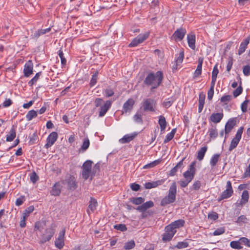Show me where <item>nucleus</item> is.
I'll list each match as a JSON object with an SVG mask.
<instances>
[{
  "instance_id": "79ce46f5",
  "label": "nucleus",
  "mask_w": 250,
  "mask_h": 250,
  "mask_svg": "<svg viewBox=\"0 0 250 250\" xmlns=\"http://www.w3.org/2000/svg\"><path fill=\"white\" fill-rule=\"evenodd\" d=\"M135 246V242L133 240H131L125 243L124 248L126 250H129L133 249Z\"/></svg>"
},
{
  "instance_id": "f03ea898",
  "label": "nucleus",
  "mask_w": 250,
  "mask_h": 250,
  "mask_svg": "<svg viewBox=\"0 0 250 250\" xmlns=\"http://www.w3.org/2000/svg\"><path fill=\"white\" fill-rule=\"evenodd\" d=\"M176 193L177 186L176 183L174 182L169 188L168 195L161 200V206L164 207L174 203L176 200Z\"/></svg>"
},
{
  "instance_id": "a878e982",
  "label": "nucleus",
  "mask_w": 250,
  "mask_h": 250,
  "mask_svg": "<svg viewBox=\"0 0 250 250\" xmlns=\"http://www.w3.org/2000/svg\"><path fill=\"white\" fill-rule=\"evenodd\" d=\"M207 149H208L207 146H205L204 147H202L198 151L197 158L199 161H201L204 159V156L206 154V152L207 151Z\"/></svg>"
},
{
  "instance_id": "bf43d9fd",
  "label": "nucleus",
  "mask_w": 250,
  "mask_h": 250,
  "mask_svg": "<svg viewBox=\"0 0 250 250\" xmlns=\"http://www.w3.org/2000/svg\"><path fill=\"white\" fill-rule=\"evenodd\" d=\"M243 72L244 74L248 76L250 75V65H245L243 67Z\"/></svg>"
},
{
  "instance_id": "f704fd0d",
  "label": "nucleus",
  "mask_w": 250,
  "mask_h": 250,
  "mask_svg": "<svg viewBox=\"0 0 250 250\" xmlns=\"http://www.w3.org/2000/svg\"><path fill=\"white\" fill-rule=\"evenodd\" d=\"M37 116V112L34 110H31L28 112L26 115V118L28 121H30Z\"/></svg>"
},
{
  "instance_id": "338daca9",
  "label": "nucleus",
  "mask_w": 250,
  "mask_h": 250,
  "mask_svg": "<svg viewBox=\"0 0 250 250\" xmlns=\"http://www.w3.org/2000/svg\"><path fill=\"white\" fill-rule=\"evenodd\" d=\"M205 99V95L203 93H200L199 96V104H204Z\"/></svg>"
},
{
  "instance_id": "58836bf2",
  "label": "nucleus",
  "mask_w": 250,
  "mask_h": 250,
  "mask_svg": "<svg viewBox=\"0 0 250 250\" xmlns=\"http://www.w3.org/2000/svg\"><path fill=\"white\" fill-rule=\"evenodd\" d=\"M209 135L211 138L215 139L218 135V132L215 127H212L209 129Z\"/></svg>"
},
{
  "instance_id": "de8ad7c7",
  "label": "nucleus",
  "mask_w": 250,
  "mask_h": 250,
  "mask_svg": "<svg viewBox=\"0 0 250 250\" xmlns=\"http://www.w3.org/2000/svg\"><path fill=\"white\" fill-rule=\"evenodd\" d=\"M165 230L170 233H172L173 235H174L176 232V229L171 225V224L166 227Z\"/></svg>"
},
{
  "instance_id": "c03bdc74",
  "label": "nucleus",
  "mask_w": 250,
  "mask_h": 250,
  "mask_svg": "<svg viewBox=\"0 0 250 250\" xmlns=\"http://www.w3.org/2000/svg\"><path fill=\"white\" fill-rule=\"evenodd\" d=\"M89 140L88 139H84L81 146V149L83 152L85 151L89 146Z\"/></svg>"
},
{
  "instance_id": "ea45409f",
  "label": "nucleus",
  "mask_w": 250,
  "mask_h": 250,
  "mask_svg": "<svg viewBox=\"0 0 250 250\" xmlns=\"http://www.w3.org/2000/svg\"><path fill=\"white\" fill-rule=\"evenodd\" d=\"M41 72L37 73L36 75L28 82L30 86H32L33 84L36 83L41 75Z\"/></svg>"
},
{
  "instance_id": "c9c22d12",
  "label": "nucleus",
  "mask_w": 250,
  "mask_h": 250,
  "mask_svg": "<svg viewBox=\"0 0 250 250\" xmlns=\"http://www.w3.org/2000/svg\"><path fill=\"white\" fill-rule=\"evenodd\" d=\"M133 119L137 123L142 124L143 123L142 114L140 111H138L134 115Z\"/></svg>"
},
{
  "instance_id": "4be33fe9",
  "label": "nucleus",
  "mask_w": 250,
  "mask_h": 250,
  "mask_svg": "<svg viewBox=\"0 0 250 250\" xmlns=\"http://www.w3.org/2000/svg\"><path fill=\"white\" fill-rule=\"evenodd\" d=\"M250 40V37H248L245 39L243 42H241L238 52V54L239 55H241L245 52L248 44L249 43Z\"/></svg>"
},
{
  "instance_id": "37998d69",
  "label": "nucleus",
  "mask_w": 250,
  "mask_h": 250,
  "mask_svg": "<svg viewBox=\"0 0 250 250\" xmlns=\"http://www.w3.org/2000/svg\"><path fill=\"white\" fill-rule=\"evenodd\" d=\"M160 163V160H155L149 164L145 165L143 167V168L147 169V168L153 167H155L156 166L158 165Z\"/></svg>"
},
{
  "instance_id": "864d4df0",
  "label": "nucleus",
  "mask_w": 250,
  "mask_h": 250,
  "mask_svg": "<svg viewBox=\"0 0 250 250\" xmlns=\"http://www.w3.org/2000/svg\"><path fill=\"white\" fill-rule=\"evenodd\" d=\"M225 232V228L221 227L216 229L213 233V235H219L223 234Z\"/></svg>"
},
{
  "instance_id": "9d476101",
  "label": "nucleus",
  "mask_w": 250,
  "mask_h": 250,
  "mask_svg": "<svg viewBox=\"0 0 250 250\" xmlns=\"http://www.w3.org/2000/svg\"><path fill=\"white\" fill-rule=\"evenodd\" d=\"M65 232V229L63 228L59 234L57 239L55 241V246L59 249H61L64 245V238Z\"/></svg>"
},
{
  "instance_id": "e433bc0d",
  "label": "nucleus",
  "mask_w": 250,
  "mask_h": 250,
  "mask_svg": "<svg viewBox=\"0 0 250 250\" xmlns=\"http://www.w3.org/2000/svg\"><path fill=\"white\" fill-rule=\"evenodd\" d=\"M230 246L234 249L240 250L243 247L241 245L240 240L238 241H233L230 243Z\"/></svg>"
},
{
  "instance_id": "6e6552de",
  "label": "nucleus",
  "mask_w": 250,
  "mask_h": 250,
  "mask_svg": "<svg viewBox=\"0 0 250 250\" xmlns=\"http://www.w3.org/2000/svg\"><path fill=\"white\" fill-rule=\"evenodd\" d=\"M226 188V190L222 193L220 199H218L219 201L227 199L232 195L233 191L231 186V183L230 181H228L227 182Z\"/></svg>"
},
{
  "instance_id": "f257e3e1",
  "label": "nucleus",
  "mask_w": 250,
  "mask_h": 250,
  "mask_svg": "<svg viewBox=\"0 0 250 250\" xmlns=\"http://www.w3.org/2000/svg\"><path fill=\"white\" fill-rule=\"evenodd\" d=\"M163 79V73L161 71L156 73H150L146 78L144 83L148 86H151V89L157 88L162 83Z\"/></svg>"
},
{
  "instance_id": "423d86ee",
  "label": "nucleus",
  "mask_w": 250,
  "mask_h": 250,
  "mask_svg": "<svg viewBox=\"0 0 250 250\" xmlns=\"http://www.w3.org/2000/svg\"><path fill=\"white\" fill-rule=\"evenodd\" d=\"M54 233V227L53 225H51L48 228L46 229L44 233L42 235L41 243L43 244L49 241Z\"/></svg>"
},
{
  "instance_id": "3c124183",
  "label": "nucleus",
  "mask_w": 250,
  "mask_h": 250,
  "mask_svg": "<svg viewBox=\"0 0 250 250\" xmlns=\"http://www.w3.org/2000/svg\"><path fill=\"white\" fill-rule=\"evenodd\" d=\"M188 246V243L186 242H179L175 247L177 248L178 249H181L187 248Z\"/></svg>"
},
{
  "instance_id": "1a4fd4ad",
  "label": "nucleus",
  "mask_w": 250,
  "mask_h": 250,
  "mask_svg": "<svg viewBox=\"0 0 250 250\" xmlns=\"http://www.w3.org/2000/svg\"><path fill=\"white\" fill-rule=\"evenodd\" d=\"M149 34L146 33L145 34H141L134 38L130 43L129 44V47H134L137 46L139 44L143 42L148 37Z\"/></svg>"
},
{
  "instance_id": "0eeeda50",
  "label": "nucleus",
  "mask_w": 250,
  "mask_h": 250,
  "mask_svg": "<svg viewBox=\"0 0 250 250\" xmlns=\"http://www.w3.org/2000/svg\"><path fill=\"white\" fill-rule=\"evenodd\" d=\"M243 127H241L237 131L235 137L232 140L229 147V150L231 151L238 145L242 137Z\"/></svg>"
},
{
  "instance_id": "49530a36",
  "label": "nucleus",
  "mask_w": 250,
  "mask_h": 250,
  "mask_svg": "<svg viewBox=\"0 0 250 250\" xmlns=\"http://www.w3.org/2000/svg\"><path fill=\"white\" fill-rule=\"evenodd\" d=\"M173 236L172 233H170L166 231L165 233L163 235L162 239L165 242L169 241L172 238Z\"/></svg>"
},
{
  "instance_id": "4d7b16f0",
  "label": "nucleus",
  "mask_w": 250,
  "mask_h": 250,
  "mask_svg": "<svg viewBox=\"0 0 250 250\" xmlns=\"http://www.w3.org/2000/svg\"><path fill=\"white\" fill-rule=\"evenodd\" d=\"M39 179V176L35 172H33L30 175V180L33 183H35Z\"/></svg>"
},
{
  "instance_id": "e2e57ef3",
  "label": "nucleus",
  "mask_w": 250,
  "mask_h": 250,
  "mask_svg": "<svg viewBox=\"0 0 250 250\" xmlns=\"http://www.w3.org/2000/svg\"><path fill=\"white\" fill-rule=\"evenodd\" d=\"M97 73H96L95 74L93 75L90 83V84L91 85V86H93L97 83Z\"/></svg>"
},
{
  "instance_id": "7ed1b4c3",
  "label": "nucleus",
  "mask_w": 250,
  "mask_h": 250,
  "mask_svg": "<svg viewBox=\"0 0 250 250\" xmlns=\"http://www.w3.org/2000/svg\"><path fill=\"white\" fill-rule=\"evenodd\" d=\"M140 109L144 112H154L155 111L156 102L151 98L144 99Z\"/></svg>"
},
{
  "instance_id": "cd10ccee",
  "label": "nucleus",
  "mask_w": 250,
  "mask_h": 250,
  "mask_svg": "<svg viewBox=\"0 0 250 250\" xmlns=\"http://www.w3.org/2000/svg\"><path fill=\"white\" fill-rule=\"evenodd\" d=\"M220 157V154H215L213 155L210 160L209 164L212 167H215L218 163L219 158Z\"/></svg>"
},
{
  "instance_id": "9b49d317",
  "label": "nucleus",
  "mask_w": 250,
  "mask_h": 250,
  "mask_svg": "<svg viewBox=\"0 0 250 250\" xmlns=\"http://www.w3.org/2000/svg\"><path fill=\"white\" fill-rule=\"evenodd\" d=\"M186 34V29L183 28H179L174 32L171 37V39L175 41H181L184 38Z\"/></svg>"
},
{
  "instance_id": "2f4dec72",
  "label": "nucleus",
  "mask_w": 250,
  "mask_h": 250,
  "mask_svg": "<svg viewBox=\"0 0 250 250\" xmlns=\"http://www.w3.org/2000/svg\"><path fill=\"white\" fill-rule=\"evenodd\" d=\"M159 124L160 126L162 131L165 130L166 127V121L165 118L163 116H160L159 118Z\"/></svg>"
},
{
  "instance_id": "412c9836",
  "label": "nucleus",
  "mask_w": 250,
  "mask_h": 250,
  "mask_svg": "<svg viewBox=\"0 0 250 250\" xmlns=\"http://www.w3.org/2000/svg\"><path fill=\"white\" fill-rule=\"evenodd\" d=\"M97 205L98 203L96 200L93 198H91L89 201L88 208L87 210V213L89 214L91 212H93L96 209Z\"/></svg>"
},
{
  "instance_id": "72a5a7b5",
  "label": "nucleus",
  "mask_w": 250,
  "mask_h": 250,
  "mask_svg": "<svg viewBox=\"0 0 250 250\" xmlns=\"http://www.w3.org/2000/svg\"><path fill=\"white\" fill-rule=\"evenodd\" d=\"M185 224L184 220L182 219L175 221L171 223V225L175 229L180 228L184 226Z\"/></svg>"
},
{
  "instance_id": "aec40b11",
  "label": "nucleus",
  "mask_w": 250,
  "mask_h": 250,
  "mask_svg": "<svg viewBox=\"0 0 250 250\" xmlns=\"http://www.w3.org/2000/svg\"><path fill=\"white\" fill-rule=\"evenodd\" d=\"M67 188L71 190H74L76 188L77 186L75 178L73 176H69L66 180Z\"/></svg>"
},
{
  "instance_id": "6e6d98bb",
  "label": "nucleus",
  "mask_w": 250,
  "mask_h": 250,
  "mask_svg": "<svg viewBox=\"0 0 250 250\" xmlns=\"http://www.w3.org/2000/svg\"><path fill=\"white\" fill-rule=\"evenodd\" d=\"M243 91V89L241 86H239L233 91V96L234 97H237L240 95Z\"/></svg>"
},
{
  "instance_id": "c756f323",
  "label": "nucleus",
  "mask_w": 250,
  "mask_h": 250,
  "mask_svg": "<svg viewBox=\"0 0 250 250\" xmlns=\"http://www.w3.org/2000/svg\"><path fill=\"white\" fill-rule=\"evenodd\" d=\"M130 201L134 205H140L145 201V198L139 197H132L129 199Z\"/></svg>"
},
{
  "instance_id": "473e14b6",
  "label": "nucleus",
  "mask_w": 250,
  "mask_h": 250,
  "mask_svg": "<svg viewBox=\"0 0 250 250\" xmlns=\"http://www.w3.org/2000/svg\"><path fill=\"white\" fill-rule=\"evenodd\" d=\"M176 128L172 129L171 131L167 135L166 137L164 140V143H167L169 141H170L171 140H172L173 139V138L174 137V136L176 132Z\"/></svg>"
},
{
  "instance_id": "f3484780",
  "label": "nucleus",
  "mask_w": 250,
  "mask_h": 250,
  "mask_svg": "<svg viewBox=\"0 0 250 250\" xmlns=\"http://www.w3.org/2000/svg\"><path fill=\"white\" fill-rule=\"evenodd\" d=\"M111 104V102L108 100L106 101L103 105L101 106L99 113V116L100 117L104 116L106 114L108 110L110 108Z\"/></svg>"
},
{
  "instance_id": "bb28decb",
  "label": "nucleus",
  "mask_w": 250,
  "mask_h": 250,
  "mask_svg": "<svg viewBox=\"0 0 250 250\" xmlns=\"http://www.w3.org/2000/svg\"><path fill=\"white\" fill-rule=\"evenodd\" d=\"M183 160L182 159L171 170L169 171V176H173L175 175L178 170V169L182 167L183 164Z\"/></svg>"
},
{
  "instance_id": "7c9ffc66",
  "label": "nucleus",
  "mask_w": 250,
  "mask_h": 250,
  "mask_svg": "<svg viewBox=\"0 0 250 250\" xmlns=\"http://www.w3.org/2000/svg\"><path fill=\"white\" fill-rule=\"evenodd\" d=\"M61 193L60 185L59 183H56L53 187L51 191V194L53 195H59Z\"/></svg>"
},
{
  "instance_id": "a211bd4d",
  "label": "nucleus",
  "mask_w": 250,
  "mask_h": 250,
  "mask_svg": "<svg viewBox=\"0 0 250 250\" xmlns=\"http://www.w3.org/2000/svg\"><path fill=\"white\" fill-rule=\"evenodd\" d=\"M223 116L224 114L222 112L212 113L209 118V121L215 124L219 123Z\"/></svg>"
},
{
  "instance_id": "052dcab7",
  "label": "nucleus",
  "mask_w": 250,
  "mask_h": 250,
  "mask_svg": "<svg viewBox=\"0 0 250 250\" xmlns=\"http://www.w3.org/2000/svg\"><path fill=\"white\" fill-rule=\"evenodd\" d=\"M201 185L200 181L197 180L193 183L192 188L195 190H199L201 187Z\"/></svg>"
},
{
  "instance_id": "4468645a",
  "label": "nucleus",
  "mask_w": 250,
  "mask_h": 250,
  "mask_svg": "<svg viewBox=\"0 0 250 250\" xmlns=\"http://www.w3.org/2000/svg\"><path fill=\"white\" fill-rule=\"evenodd\" d=\"M33 64L31 61H28L26 62L23 69L24 75L26 77H28L33 73Z\"/></svg>"
},
{
  "instance_id": "6ab92c4d",
  "label": "nucleus",
  "mask_w": 250,
  "mask_h": 250,
  "mask_svg": "<svg viewBox=\"0 0 250 250\" xmlns=\"http://www.w3.org/2000/svg\"><path fill=\"white\" fill-rule=\"evenodd\" d=\"M165 182V180L162 179L152 182H147L145 184V188L146 189H150L157 187L159 185H162Z\"/></svg>"
},
{
  "instance_id": "09e8293b",
  "label": "nucleus",
  "mask_w": 250,
  "mask_h": 250,
  "mask_svg": "<svg viewBox=\"0 0 250 250\" xmlns=\"http://www.w3.org/2000/svg\"><path fill=\"white\" fill-rule=\"evenodd\" d=\"M113 90L109 87L106 88L104 92V94L106 97H109L114 95Z\"/></svg>"
},
{
  "instance_id": "b1692460",
  "label": "nucleus",
  "mask_w": 250,
  "mask_h": 250,
  "mask_svg": "<svg viewBox=\"0 0 250 250\" xmlns=\"http://www.w3.org/2000/svg\"><path fill=\"white\" fill-rule=\"evenodd\" d=\"M136 135L137 134L135 133L125 135L122 139L119 140V142L121 144L129 143L132 140Z\"/></svg>"
},
{
  "instance_id": "393cba45",
  "label": "nucleus",
  "mask_w": 250,
  "mask_h": 250,
  "mask_svg": "<svg viewBox=\"0 0 250 250\" xmlns=\"http://www.w3.org/2000/svg\"><path fill=\"white\" fill-rule=\"evenodd\" d=\"M235 121L233 120H229L226 123L225 128V132L227 135L229 134L235 125Z\"/></svg>"
},
{
  "instance_id": "a18cd8bd",
  "label": "nucleus",
  "mask_w": 250,
  "mask_h": 250,
  "mask_svg": "<svg viewBox=\"0 0 250 250\" xmlns=\"http://www.w3.org/2000/svg\"><path fill=\"white\" fill-rule=\"evenodd\" d=\"M184 57V52L183 50H182L180 51V52L179 54V56L176 58V59L175 61V62L176 63V64H181L183 62Z\"/></svg>"
},
{
  "instance_id": "39448f33",
  "label": "nucleus",
  "mask_w": 250,
  "mask_h": 250,
  "mask_svg": "<svg viewBox=\"0 0 250 250\" xmlns=\"http://www.w3.org/2000/svg\"><path fill=\"white\" fill-rule=\"evenodd\" d=\"M195 172V162H193L190 165L188 169L183 174V176L185 179L190 182L194 178Z\"/></svg>"
},
{
  "instance_id": "4c0bfd02",
  "label": "nucleus",
  "mask_w": 250,
  "mask_h": 250,
  "mask_svg": "<svg viewBox=\"0 0 250 250\" xmlns=\"http://www.w3.org/2000/svg\"><path fill=\"white\" fill-rule=\"evenodd\" d=\"M34 209V207L33 206H30L27 208L22 214V216L24 218H27L30 214L32 213Z\"/></svg>"
},
{
  "instance_id": "20e7f679",
  "label": "nucleus",
  "mask_w": 250,
  "mask_h": 250,
  "mask_svg": "<svg viewBox=\"0 0 250 250\" xmlns=\"http://www.w3.org/2000/svg\"><path fill=\"white\" fill-rule=\"evenodd\" d=\"M93 162L90 160H87L83 165L82 175L84 180H87L90 176H92L93 172L91 170Z\"/></svg>"
},
{
  "instance_id": "13d9d810",
  "label": "nucleus",
  "mask_w": 250,
  "mask_h": 250,
  "mask_svg": "<svg viewBox=\"0 0 250 250\" xmlns=\"http://www.w3.org/2000/svg\"><path fill=\"white\" fill-rule=\"evenodd\" d=\"M249 102V100H245L241 104V110L243 112H246L247 111L248 104Z\"/></svg>"
},
{
  "instance_id": "f8f14e48",
  "label": "nucleus",
  "mask_w": 250,
  "mask_h": 250,
  "mask_svg": "<svg viewBox=\"0 0 250 250\" xmlns=\"http://www.w3.org/2000/svg\"><path fill=\"white\" fill-rule=\"evenodd\" d=\"M135 104V101L129 98L124 104L123 106V113L130 112Z\"/></svg>"
},
{
  "instance_id": "603ef678",
  "label": "nucleus",
  "mask_w": 250,
  "mask_h": 250,
  "mask_svg": "<svg viewBox=\"0 0 250 250\" xmlns=\"http://www.w3.org/2000/svg\"><path fill=\"white\" fill-rule=\"evenodd\" d=\"M231 98V97L230 95H225L221 97L220 101L225 104H227L230 101Z\"/></svg>"
},
{
  "instance_id": "ddd939ff",
  "label": "nucleus",
  "mask_w": 250,
  "mask_h": 250,
  "mask_svg": "<svg viewBox=\"0 0 250 250\" xmlns=\"http://www.w3.org/2000/svg\"><path fill=\"white\" fill-rule=\"evenodd\" d=\"M58 138V134L56 132H51L47 138L45 147L47 148L51 146Z\"/></svg>"
},
{
  "instance_id": "0e129e2a",
  "label": "nucleus",
  "mask_w": 250,
  "mask_h": 250,
  "mask_svg": "<svg viewBox=\"0 0 250 250\" xmlns=\"http://www.w3.org/2000/svg\"><path fill=\"white\" fill-rule=\"evenodd\" d=\"M13 102L10 99H7L5 100V101L2 103V106L3 107H7L10 106L12 104Z\"/></svg>"
},
{
  "instance_id": "a19ab883",
  "label": "nucleus",
  "mask_w": 250,
  "mask_h": 250,
  "mask_svg": "<svg viewBox=\"0 0 250 250\" xmlns=\"http://www.w3.org/2000/svg\"><path fill=\"white\" fill-rule=\"evenodd\" d=\"M51 30L50 28H48L43 29L39 30L37 32H36L34 34V36L36 38H38L41 35H43L48 32H49Z\"/></svg>"
},
{
  "instance_id": "69168bd1",
  "label": "nucleus",
  "mask_w": 250,
  "mask_h": 250,
  "mask_svg": "<svg viewBox=\"0 0 250 250\" xmlns=\"http://www.w3.org/2000/svg\"><path fill=\"white\" fill-rule=\"evenodd\" d=\"M130 188L133 191H138L140 188V186L136 183H133L130 185Z\"/></svg>"
},
{
  "instance_id": "774afa93",
  "label": "nucleus",
  "mask_w": 250,
  "mask_h": 250,
  "mask_svg": "<svg viewBox=\"0 0 250 250\" xmlns=\"http://www.w3.org/2000/svg\"><path fill=\"white\" fill-rule=\"evenodd\" d=\"M202 72V66L197 65V68L194 72V77H196L201 75Z\"/></svg>"
},
{
  "instance_id": "5701e85b",
  "label": "nucleus",
  "mask_w": 250,
  "mask_h": 250,
  "mask_svg": "<svg viewBox=\"0 0 250 250\" xmlns=\"http://www.w3.org/2000/svg\"><path fill=\"white\" fill-rule=\"evenodd\" d=\"M187 40L188 46L192 49L195 48V36L193 34H190L187 36Z\"/></svg>"
},
{
  "instance_id": "dca6fc26",
  "label": "nucleus",
  "mask_w": 250,
  "mask_h": 250,
  "mask_svg": "<svg viewBox=\"0 0 250 250\" xmlns=\"http://www.w3.org/2000/svg\"><path fill=\"white\" fill-rule=\"evenodd\" d=\"M154 205L153 201H149L137 207L136 209L140 212H144L146 211L149 208L153 207Z\"/></svg>"
},
{
  "instance_id": "680f3d73",
  "label": "nucleus",
  "mask_w": 250,
  "mask_h": 250,
  "mask_svg": "<svg viewBox=\"0 0 250 250\" xmlns=\"http://www.w3.org/2000/svg\"><path fill=\"white\" fill-rule=\"evenodd\" d=\"M208 218L212 220H215L218 218V214L215 212L209 213L208 214Z\"/></svg>"
},
{
  "instance_id": "c85d7f7f",
  "label": "nucleus",
  "mask_w": 250,
  "mask_h": 250,
  "mask_svg": "<svg viewBox=\"0 0 250 250\" xmlns=\"http://www.w3.org/2000/svg\"><path fill=\"white\" fill-rule=\"evenodd\" d=\"M16 135L15 128L14 125L12 126L10 132L9 134L7 135L6 141L7 142H11L15 138Z\"/></svg>"
},
{
  "instance_id": "8fccbe9b",
  "label": "nucleus",
  "mask_w": 250,
  "mask_h": 250,
  "mask_svg": "<svg viewBox=\"0 0 250 250\" xmlns=\"http://www.w3.org/2000/svg\"><path fill=\"white\" fill-rule=\"evenodd\" d=\"M114 229L121 231H125L127 230V228L125 224H117L114 226Z\"/></svg>"
},
{
  "instance_id": "5fc2aeb1",
  "label": "nucleus",
  "mask_w": 250,
  "mask_h": 250,
  "mask_svg": "<svg viewBox=\"0 0 250 250\" xmlns=\"http://www.w3.org/2000/svg\"><path fill=\"white\" fill-rule=\"evenodd\" d=\"M239 240L241 246L242 245H244L249 247V239L246 237H241Z\"/></svg>"
},
{
  "instance_id": "2eb2a0df",
  "label": "nucleus",
  "mask_w": 250,
  "mask_h": 250,
  "mask_svg": "<svg viewBox=\"0 0 250 250\" xmlns=\"http://www.w3.org/2000/svg\"><path fill=\"white\" fill-rule=\"evenodd\" d=\"M249 192L247 190H244L242 192L241 195V200L238 202H237L236 204L237 207H242L244 205L246 204L249 201Z\"/></svg>"
}]
</instances>
